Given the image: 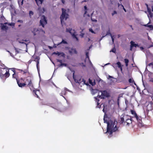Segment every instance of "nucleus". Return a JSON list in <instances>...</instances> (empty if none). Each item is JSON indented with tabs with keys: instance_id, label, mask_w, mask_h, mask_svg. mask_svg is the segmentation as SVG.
I'll return each instance as SVG.
<instances>
[{
	"instance_id": "obj_1",
	"label": "nucleus",
	"mask_w": 153,
	"mask_h": 153,
	"mask_svg": "<svg viewBox=\"0 0 153 153\" xmlns=\"http://www.w3.org/2000/svg\"><path fill=\"white\" fill-rule=\"evenodd\" d=\"M109 118L107 116V115H105L104 117V123H106L107 124V131L106 133L108 135V137L109 138L112 136V134L114 132L118 131V128L116 125L115 126L114 128V126L115 125V121L112 120H109Z\"/></svg>"
},
{
	"instance_id": "obj_2",
	"label": "nucleus",
	"mask_w": 153,
	"mask_h": 153,
	"mask_svg": "<svg viewBox=\"0 0 153 153\" xmlns=\"http://www.w3.org/2000/svg\"><path fill=\"white\" fill-rule=\"evenodd\" d=\"M132 117L125 115L121 118L120 120V123L124 126H129L130 124L132 123Z\"/></svg>"
},
{
	"instance_id": "obj_3",
	"label": "nucleus",
	"mask_w": 153,
	"mask_h": 153,
	"mask_svg": "<svg viewBox=\"0 0 153 153\" xmlns=\"http://www.w3.org/2000/svg\"><path fill=\"white\" fill-rule=\"evenodd\" d=\"M73 78L75 82L76 83H79L80 85H88V83H86L85 81L83 78H82L80 76H75L74 75V73L73 74Z\"/></svg>"
},
{
	"instance_id": "obj_4",
	"label": "nucleus",
	"mask_w": 153,
	"mask_h": 153,
	"mask_svg": "<svg viewBox=\"0 0 153 153\" xmlns=\"http://www.w3.org/2000/svg\"><path fill=\"white\" fill-rule=\"evenodd\" d=\"M62 14L60 16V18L61 23L64 22V20H66L68 17L69 15L66 13V10L63 8L62 9Z\"/></svg>"
},
{
	"instance_id": "obj_5",
	"label": "nucleus",
	"mask_w": 153,
	"mask_h": 153,
	"mask_svg": "<svg viewBox=\"0 0 153 153\" xmlns=\"http://www.w3.org/2000/svg\"><path fill=\"white\" fill-rule=\"evenodd\" d=\"M100 91L102 93L101 94V95H98L97 96V97L98 98L104 99L105 97H109V94L106 91L104 90Z\"/></svg>"
},
{
	"instance_id": "obj_6",
	"label": "nucleus",
	"mask_w": 153,
	"mask_h": 153,
	"mask_svg": "<svg viewBox=\"0 0 153 153\" xmlns=\"http://www.w3.org/2000/svg\"><path fill=\"white\" fill-rule=\"evenodd\" d=\"M25 83L26 84V85L27 84V86L29 87L30 90L32 91L33 88V86L30 78L27 77V78L25 80Z\"/></svg>"
},
{
	"instance_id": "obj_7",
	"label": "nucleus",
	"mask_w": 153,
	"mask_h": 153,
	"mask_svg": "<svg viewBox=\"0 0 153 153\" xmlns=\"http://www.w3.org/2000/svg\"><path fill=\"white\" fill-rule=\"evenodd\" d=\"M47 23L46 18L44 16H42L40 21V25H41L42 27H44L45 25Z\"/></svg>"
},
{
	"instance_id": "obj_8",
	"label": "nucleus",
	"mask_w": 153,
	"mask_h": 153,
	"mask_svg": "<svg viewBox=\"0 0 153 153\" xmlns=\"http://www.w3.org/2000/svg\"><path fill=\"white\" fill-rule=\"evenodd\" d=\"M10 74L9 73L8 70H6V72L4 74L2 73V72H0V76L1 78H3L4 77L6 78H8L10 76Z\"/></svg>"
},
{
	"instance_id": "obj_9",
	"label": "nucleus",
	"mask_w": 153,
	"mask_h": 153,
	"mask_svg": "<svg viewBox=\"0 0 153 153\" xmlns=\"http://www.w3.org/2000/svg\"><path fill=\"white\" fill-rule=\"evenodd\" d=\"M7 23H5L4 24L1 23V29L3 30H7L8 29V27L7 26L5 25L7 24Z\"/></svg>"
},
{
	"instance_id": "obj_10",
	"label": "nucleus",
	"mask_w": 153,
	"mask_h": 153,
	"mask_svg": "<svg viewBox=\"0 0 153 153\" xmlns=\"http://www.w3.org/2000/svg\"><path fill=\"white\" fill-rule=\"evenodd\" d=\"M16 81L19 86L20 87L22 88L25 86L26 85L25 83L20 82V80H18L17 79H16Z\"/></svg>"
},
{
	"instance_id": "obj_11",
	"label": "nucleus",
	"mask_w": 153,
	"mask_h": 153,
	"mask_svg": "<svg viewBox=\"0 0 153 153\" xmlns=\"http://www.w3.org/2000/svg\"><path fill=\"white\" fill-rule=\"evenodd\" d=\"M147 108L148 110L151 111L153 109V103L152 102H150L147 106Z\"/></svg>"
},
{
	"instance_id": "obj_12",
	"label": "nucleus",
	"mask_w": 153,
	"mask_h": 153,
	"mask_svg": "<svg viewBox=\"0 0 153 153\" xmlns=\"http://www.w3.org/2000/svg\"><path fill=\"white\" fill-rule=\"evenodd\" d=\"M38 30L36 28H34L32 31V32L33 33V35L35 36L37 34H39V33L40 30Z\"/></svg>"
},
{
	"instance_id": "obj_13",
	"label": "nucleus",
	"mask_w": 153,
	"mask_h": 153,
	"mask_svg": "<svg viewBox=\"0 0 153 153\" xmlns=\"http://www.w3.org/2000/svg\"><path fill=\"white\" fill-rule=\"evenodd\" d=\"M138 45L137 44L134 43V42L131 41V46L130 50L132 51V48L133 47L136 48L137 47H138Z\"/></svg>"
},
{
	"instance_id": "obj_14",
	"label": "nucleus",
	"mask_w": 153,
	"mask_h": 153,
	"mask_svg": "<svg viewBox=\"0 0 153 153\" xmlns=\"http://www.w3.org/2000/svg\"><path fill=\"white\" fill-rule=\"evenodd\" d=\"M71 30H72V29L71 28H69L68 29L66 28V32H69L71 34V35H72V37L74 38H75L76 37V36L74 34V33H73V34L71 33Z\"/></svg>"
},
{
	"instance_id": "obj_15",
	"label": "nucleus",
	"mask_w": 153,
	"mask_h": 153,
	"mask_svg": "<svg viewBox=\"0 0 153 153\" xmlns=\"http://www.w3.org/2000/svg\"><path fill=\"white\" fill-rule=\"evenodd\" d=\"M69 53L71 54H77V52L75 48H71L70 50H69Z\"/></svg>"
},
{
	"instance_id": "obj_16",
	"label": "nucleus",
	"mask_w": 153,
	"mask_h": 153,
	"mask_svg": "<svg viewBox=\"0 0 153 153\" xmlns=\"http://www.w3.org/2000/svg\"><path fill=\"white\" fill-rule=\"evenodd\" d=\"M94 98L95 99V101L97 103V108H100L101 107V105H100V103H99V102L100 101V100L98 99L99 98L97 97H94Z\"/></svg>"
},
{
	"instance_id": "obj_17",
	"label": "nucleus",
	"mask_w": 153,
	"mask_h": 153,
	"mask_svg": "<svg viewBox=\"0 0 153 153\" xmlns=\"http://www.w3.org/2000/svg\"><path fill=\"white\" fill-rule=\"evenodd\" d=\"M68 91V90L66 88H65L62 91L61 93H60V95L62 96L63 97H64L65 98V97L63 96V95H66L67 93L66 91Z\"/></svg>"
},
{
	"instance_id": "obj_18",
	"label": "nucleus",
	"mask_w": 153,
	"mask_h": 153,
	"mask_svg": "<svg viewBox=\"0 0 153 153\" xmlns=\"http://www.w3.org/2000/svg\"><path fill=\"white\" fill-rule=\"evenodd\" d=\"M53 54H55V55H57L58 56H59L60 55L62 57H64L65 56V54L63 53H61L59 52H54L53 53Z\"/></svg>"
},
{
	"instance_id": "obj_19",
	"label": "nucleus",
	"mask_w": 153,
	"mask_h": 153,
	"mask_svg": "<svg viewBox=\"0 0 153 153\" xmlns=\"http://www.w3.org/2000/svg\"><path fill=\"white\" fill-rule=\"evenodd\" d=\"M35 1L37 5L39 6L42 4L43 0H35Z\"/></svg>"
},
{
	"instance_id": "obj_20",
	"label": "nucleus",
	"mask_w": 153,
	"mask_h": 153,
	"mask_svg": "<svg viewBox=\"0 0 153 153\" xmlns=\"http://www.w3.org/2000/svg\"><path fill=\"white\" fill-rule=\"evenodd\" d=\"M33 88H32V90H33V93L37 97L39 98V97L38 95L37 94V92H39V90H36V89L33 90Z\"/></svg>"
},
{
	"instance_id": "obj_21",
	"label": "nucleus",
	"mask_w": 153,
	"mask_h": 153,
	"mask_svg": "<svg viewBox=\"0 0 153 153\" xmlns=\"http://www.w3.org/2000/svg\"><path fill=\"white\" fill-rule=\"evenodd\" d=\"M131 114L134 115V117H137V114L136 113L135 111L133 110H131Z\"/></svg>"
},
{
	"instance_id": "obj_22",
	"label": "nucleus",
	"mask_w": 153,
	"mask_h": 153,
	"mask_svg": "<svg viewBox=\"0 0 153 153\" xmlns=\"http://www.w3.org/2000/svg\"><path fill=\"white\" fill-rule=\"evenodd\" d=\"M22 74L23 75H25L27 73H28V74H29V69L28 67H27V68L26 69H25L23 70V71Z\"/></svg>"
},
{
	"instance_id": "obj_23",
	"label": "nucleus",
	"mask_w": 153,
	"mask_h": 153,
	"mask_svg": "<svg viewBox=\"0 0 153 153\" xmlns=\"http://www.w3.org/2000/svg\"><path fill=\"white\" fill-rule=\"evenodd\" d=\"M138 126L140 127H142L144 126V124L142 123V121L141 120V122L139 121L138 122Z\"/></svg>"
},
{
	"instance_id": "obj_24",
	"label": "nucleus",
	"mask_w": 153,
	"mask_h": 153,
	"mask_svg": "<svg viewBox=\"0 0 153 153\" xmlns=\"http://www.w3.org/2000/svg\"><path fill=\"white\" fill-rule=\"evenodd\" d=\"M67 44L68 43L67 42L63 40V39H62V41L61 42H60L57 45H59L60 44Z\"/></svg>"
},
{
	"instance_id": "obj_25",
	"label": "nucleus",
	"mask_w": 153,
	"mask_h": 153,
	"mask_svg": "<svg viewBox=\"0 0 153 153\" xmlns=\"http://www.w3.org/2000/svg\"><path fill=\"white\" fill-rule=\"evenodd\" d=\"M125 62L126 64V66H127L128 65V63L129 62V60L128 59H124Z\"/></svg>"
},
{
	"instance_id": "obj_26",
	"label": "nucleus",
	"mask_w": 153,
	"mask_h": 153,
	"mask_svg": "<svg viewBox=\"0 0 153 153\" xmlns=\"http://www.w3.org/2000/svg\"><path fill=\"white\" fill-rule=\"evenodd\" d=\"M136 118V119L138 122V123L139 122V121H140V122H141L142 120V118L140 117H139L137 116V117H135Z\"/></svg>"
},
{
	"instance_id": "obj_27",
	"label": "nucleus",
	"mask_w": 153,
	"mask_h": 153,
	"mask_svg": "<svg viewBox=\"0 0 153 153\" xmlns=\"http://www.w3.org/2000/svg\"><path fill=\"white\" fill-rule=\"evenodd\" d=\"M128 82L130 83L134 82V85H136V83H135L134 80L132 78H130L128 80Z\"/></svg>"
},
{
	"instance_id": "obj_28",
	"label": "nucleus",
	"mask_w": 153,
	"mask_h": 153,
	"mask_svg": "<svg viewBox=\"0 0 153 153\" xmlns=\"http://www.w3.org/2000/svg\"><path fill=\"white\" fill-rule=\"evenodd\" d=\"M11 70L14 72V74H13V77H14V76L16 75V71L15 68H12Z\"/></svg>"
},
{
	"instance_id": "obj_29",
	"label": "nucleus",
	"mask_w": 153,
	"mask_h": 153,
	"mask_svg": "<svg viewBox=\"0 0 153 153\" xmlns=\"http://www.w3.org/2000/svg\"><path fill=\"white\" fill-rule=\"evenodd\" d=\"M89 83L93 86L94 85L96 84V83L95 81H94V82H92L91 80L90 79H89Z\"/></svg>"
},
{
	"instance_id": "obj_30",
	"label": "nucleus",
	"mask_w": 153,
	"mask_h": 153,
	"mask_svg": "<svg viewBox=\"0 0 153 153\" xmlns=\"http://www.w3.org/2000/svg\"><path fill=\"white\" fill-rule=\"evenodd\" d=\"M84 8H85V13H84V16H85V15H86V13H87V7L86 6H84Z\"/></svg>"
},
{
	"instance_id": "obj_31",
	"label": "nucleus",
	"mask_w": 153,
	"mask_h": 153,
	"mask_svg": "<svg viewBox=\"0 0 153 153\" xmlns=\"http://www.w3.org/2000/svg\"><path fill=\"white\" fill-rule=\"evenodd\" d=\"M39 57H38L37 56H36L35 57H34V61L36 62H37V61H39Z\"/></svg>"
},
{
	"instance_id": "obj_32",
	"label": "nucleus",
	"mask_w": 153,
	"mask_h": 153,
	"mask_svg": "<svg viewBox=\"0 0 153 153\" xmlns=\"http://www.w3.org/2000/svg\"><path fill=\"white\" fill-rule=\"evenodd\" d=\"M116 64L117 65L118 68H121V67H122L121 63L119 62H117Z\"/></svg>"
},
{
	"instance_id": "obj_33",
	"label": "nucleus",
	"mask_w": 153,
	"mask_h": 153,
	"mask_svg": "<svg viewBox=\"0 0 153 153\" xmlns=\"http://www.w3.org/2000/svg\"><path fill=\"white\" fill-rule=\"evenodd\" d=\"M89 49H88L87 50V51H89ZM85 53H86V58H88L89 59V55H88L89 51H88V52L87 51V52H85Z\"/></svg>"
},
{
	"instance_id": "obj_34",
	"label": "nucleus",
	"mask_w": 153,
	"mask_h": 153,
	"mask_svg": "<svg viewBox=\"0 0 153 153\" xmlns=\"http://www.w3.org/2000/svg\"><path fill=\"white\" fill-rule=\"evenodd\" d=\"M149 14L148 15V17L149 18V17L150 18H152L153 16V14L151 12H150V13H148Z\"/></svg>"
},
{
	"instance_id": "obj_35",
	"label": "nucleus",
	"mask_w": 153,
	"mask_h": 153,
	"mask_svg": "<svg viewBox=\"0 0 153 153\" xmlns=\"http://www.w3.org/2000/svg\"><path fill=\"white\" fill-rule=\"evenodd\" d=\"M148 66L149 67H151L152 68H153V63H149L148 65Z\"/></svg>"
},
{
	"instance_id": "obj_36",
	"label": "nucleus",
	"mask_w": 153,
	"mask_h": 153,
	"mask_svg": "<svg viewBox=\"0 0 153 153\" xmlns=\"http://www.w3.org/2000/svg\"><path fill=\"white\" fill-rule=\"evenodd\" d=\"M67 65L66 64L62 63L59 65V67H60L61 66H66Z\"/></svg>"
},
{
	"instance_id": "obj_37",
	"label": "nucleus",
	"mask_w": 153,
	"mask_h": 153,
	"mask_svg": "<svg viewBox=\"0 0 153 153\" xmlns=\"http://www.w3.org/2000/svg\"><path fill=\"white\" fill-rule=\"evenodd\" d=\"M146 5L147 7V11L148 13H150L151 12V9L149 8L148 7V5L147 4H146Z\"/></svg>"
},
{
	"instance_id": "obj_38",
	"label": "nucleus",
	"mask_w": 153,
	"mask_h": 153,
	"mask_svg": "<svg viewBox=\"0 0 153 153\" xmlns=\"http://www.w3.org/2000/svg\"><path fill=\"white\" fill-rule=\"evenodd\" d=\"M153 25H145V26H148V27H149V28H150V29L151 30H152V26H153Z\"/></svg>"
},
{
	"instance_id": "obj_39",
	"label": "nucleus",
	"mask_w": 153,
	"mask_h": 153,
	"mask_svg": "<svg viewBox=\"0 0 153 153\" xmlns=\"http://www.w3.org/2000/svg\"><path fill=\"white\" fill-rule=\"evenodd\" d=\"M116 51V49L114 47L111 50L110 52H112L114 53H115Z\"/></svg>"
},
{
	"instance_id": "obj_40",
	"label": "nucleus",
	"mask_w": 153,
	"mask_h": 153,
	"mask_svg": "<svg viewBox=\"0 0 153 153\" xmlns=\"http://www.w3.org/2000/svg\"><path fill=\"white\" fill-rule=\"evenodd\" d=\"M2 67H3L4 68H1V71L0 72H1L2 71L1 70L2 69H3V70L4 69L6 68V67L4 65H1Z\"/></svg>"
},
{
	"instance_id": "obj_41",
	"label": "nucleus",
	"mask_w": 153,
	"mask_h": 153,
	"mask_svg": "<svg viewBox=\"0 0 153 153\" xmlns=\"http://www.w3.org/2000/svg\"><path fill=\"white\" fill-rule=\"evenodd\" d=\"M33 12L32 11H30L29 12V15L30 16H31V15H33Z\"/></svg>"
},
{
	"instance_id": "obj_42",
	"label": "nucleus",
	"mask_w": 153,
	"mask_h": 153,
	"mask_svg": "<svg viewBox=\"0 0 153 153\" xmlns=\"http://www.w3.org/2000/svg\"><path fill=\"white\" fill-rule=\"evenodd\" d=\"M80 64V65L82 67H86V65H85L84 63H80L79 64Z\"/></svg>"
},
{
	"instance_id": "obj_43",
	"label": "nucleus",
	"mask_w": 153,
	"mask_h": 153,
	"mask_svg": "<svg viewBox=\"0 0 153 153\" xmlns=\"http://www.w3.org/2000/svg\"><path fill=\"white\" fill-rule=\"evenodd\" d=\"M89 31L90 32H91L92 33L95 34V33L94 32L93 30L92 29V28H90L89 29Z\"/></svg>"
},
{
	"instance_id": "obj_44",
	"label": "nucleus",
	"mask_w": 153,
	"mask_h": 153,
	"mask_svg": "<svg viewBox=\"0 0 153 153\" xmlns=\"http://www.w3.org/2000/svg\"><path fill=\"white\" fill-rule=\"evenodd\" d=\"M39 61L37 60V62H36V67H37V69L38 70V66H39Z\"/></svg>"
},
{
	"instance_id": "obj_45",
	"label": "nucleus",
	"mask_w": 153,
	"mask_h": 153,
	"mask_svg": "<svg viewBox=\"0 0 153 153\" xmlns=\"http://www.w3.org/2000/svg\"><path fill=\"white\" fill-rule=\"evenodd\" d=\"M57 62H59L60 63V64L62 63V60L57 59Z\"/></svg>"
},
{
	"instance_id": "obj_46",
	"label": "nucleus",
	"mask_w": 153,
	"mask_h": 153,
	"mask_svg": "<svg viewBox=\"0 0 153 153\" xmlns=\"http://www.w3.org/2000/svg\"><path fill=\"white\" fill-rule=\"evenodd\" d=\"M91 21L93 22H97V20H96L95 19H92V18H91Z\"/></svg>"
},
{
	"instance_id": "obj_47",
	"label": "nucleus",
	"mask_w": 153,
	"mask_h": 153,
	"mask_svg": "<svg viewBox=\"0 0 153 153\" xmlns=\"http://www.w3.org/2000/svg\"><path fill=\"white\" fill-rule=\"evenodd\" d=\"M8 25L10 26H12L14 25V24H13V23H7V24Z\"/></svg>"
},
{
	"instance_id": "obj_48",
	"label": "nucleus",
	"mask_w": 153,
	"mask_h": 153,
	"mask_svg": "<svg viewBox=\"0 0 153 153\" xmlns=\"http://www.w3.org/2000/svg\"><path fill=\"white\" fill-rule=\"evenodd\" d=\"M115 14H117V12L115 11H114V12L112 13V15L113 16Z\"/></svg>"
},
{
	"instance_id": "obj_49",
	"label": "nucleus",
	"mask_w": 153,
	"mask_h": 153,
	"mask_svg": "<svg viewBox=\"0 0 153 153\" xmlns=\"http://www.w3.org/2000/svg\"><path fill=\"white\" fill-rule=\"evenodd\" d=\"M17 70L19 71L20 73L22 72L23 71V70L20 69H17Z\"/></svg>"
},
{
	"instance_id": "obj_50",
	"label": "nucleus",
	"mask_w": 153,
	"mask_h": 153,
	"mask_svg": "<svg viewBox=\"0 0 153 153\" xmlns=\"http://www.w3.org/2000/svg\"><path fill=\"white\" fill-rule=\"evenodd\" d=\"M121 6L123 7V9L124 10L125 12H126V9L124 8V7H123V6L122 5V4H121Z\"/></svg>"
},
{
	"instance_id": "obj_51",
	"label": "nucleus",
	"mask_w": 153,
	"mask_h": 153,
	"mask_svg": "<svg viewBox=\"0 0 153 153\" xmlns=\"http://www.w3.org/2000/svg\"><path fill=\"white\" fill-rule=\"evenodd\" d=\"M110 34L111 36V39H112V41L113 42H114V39L113 37V36H112V35L111 34V33H110Z\"/></svg>"
},
{
	"instance_id": "obj_52",
	"label": "nucleus",
	"mask_w": 153,
	"mask_h": 153,
	"mask_svg": "<svg viewBox=\"0 0 153 153\" xmlns=\"http://www.w3.org/2000/svg\"><path fill=\"white\" fill-rule=\"evenodd\" d=\"M17 22H20V23H22L23 22V21L22 20H18Z\"/></svg>"
},
{
	"instance_id": "obj_53",
	"label": "nucleus",
	"mask_w": 153,
	"mask_h": 153,
	"mask_svg": "<svg viewBox=\"0 0 153 153\" xmlns=\"http://www.w3.org/2000/svg\"><path fill=\"white\" fill-rule=\"evenodd\" d=\"M15 50H16V54L19 53V51L17 50L15 48Z\"/></svg>"
},
{
	"instance_id": "obj_54",
	"label": "nucleus",
	"mask_w": 153,
	"mask_h": 153,
	"mask_svg": "<svg viewBox=\"0 0 153 153\" xmlns=\"http://www.w3.org/2000/svg\"><path fill=\"white\" fill-rule=\"evenodd\" d=\"M42 10H43V11L42 12V13H44V12L45 11V8H42Z\"/></svg>"
},
{
	"instance_id": "obj_55",
	"label": "nucleus",
	"mask_w": 153,
	"mask_h": 153,
	"mask_svg": "<svg viewBox=\"0 0 153 153\" xmlns=\"http://www.w3.org/2000/svg\"><path fill=\"white\" fill-rule=\"evenodd\" d=\"M120 68L121 71L122 72L123 71L122 67H121V68Z\"/></svg>"
},
{
	"instance_id": "obj_56",
	"label": "nucleus",
	"mask_w": 153,
	"mask_h": 153,
	"mask_svg": "<svg viewBox=\"0 0 153 153\" xmlns=\"http://www.w3.org/2000/svg\"><path fill=\"white\" fill-rule=\"evenodd\" d=\"M62 2L63 3V4H65V1L64 0H61Z\"/></svg>"
},
{
	"instance_id": "obj_57",
	"label": "nucleus",
	"mask_w": 153,
	"mask_h": 153,
	"mask_svg": "<svg viewBox=\"0 0 153 153\" xmlns=\"http://www.w3.org/2000/svg\"><path fill=\"white\" fill-rule=\"evenodd\" d=\"M23 1H24V0H22L21 2V5H22L23 4Z\"/></svg>"
},
{
	"instance_id": "obj_58",
	"label": "nucleus",
	"mask_w": 153,
	"mask_h": 153,
	"mask_svg": "<svg viewBox=\"0 0 153 153\" xmlns=\"http://www.w3.org/2000/svg\"><path fill=\"white\" fill-rule=\"evenodd\" d=\"M140 48L141 50H143L144 49V48L142 47H140Z\"/></svg>"
},
{
	"instance_id": "obj_59",
	"label": "nucleus",
	"mask_w": 153,
	"mask_h": 153,
	"mask_svg": "<svg viewBox=\"0 0 153 153\" xmlns=\"http://www.w3.org/2000/svg\"><path fill=\"white\" fill-rule=\"evenodd\" d=\"M103 106H104V108H103V109L102 111H103V112H105V110H104V105H103Z\"/></svg>"
},
{
	"instance_id": "obj_60",
	"label": "nucleus",
	"mask_w": 153,
	"mask_h": 153,
	"mask_svg": "<svg viewBox=\"0 0 153 153\" xmlns=\"http://www.w3.org/2000/svg\"><path fill=\"white\" fill-rule=\"evenodd\" d=\"M130 26L131 27V28L132 30H134V29H133V28L132 27V26L131 25H130Z\"/></svg>"
},
{
	"instance_id": "obj_61",
	"label": "nucleus",
	"mask_w": 153,
	"mask_h": 153,
	"mask_svg": "<svg viewBox=\"0 0 153 153\" xmlns=\"http://www.w3.org/2000/svg\"><path fill=\"white\" fill-rule=\"evenodd\" d=\"M108 77L109 78H113L112 76H110V75H109Z\"/></svg>"
},
{
	"instance_id": "obj_62",
	"label": "nucleus",
	"mask_w": 153,
	"mask_h": 153,
	"mask_svg": "<svg viewBox=\"0 0 153 153\" xmlns=\"http://www.w3.org/2000/svg\"><path fill=\"white\" fill-rule=\"evenodd\" d=\"M75 38L76 39V40L77 41H78V38L77 37H76Z\"/></svg>"
},
{
	"instance_id": "obj_63",
	"label": "nucleus",
	"mask_w": 153,
	"mask_h": 153,
	"mask_svg": "<svg viewBox=\"0 0 153 153\" xmlns=\"http://www.w3.org/2000/svg\"><path fill=\"white\" fill-rule=\"evenodd\" d=\"M153 47V46L152 45H150L149 47H148V48H150V47Z\"/></svg>"
},
{
	"instance_id": "obj_64",
	"label": "nucleus",
	"mask_w": 153,
	"mask_h": 153,
	"mask_svg": "<svg viewBox=\"0 0 153 153\" xmlns=\"http://www.w3.org/2000/svg\"><path fill=\"white\" fill-rule=\"evenodd\" d=\"M152 11H153V6L152 7Z\"/></svg>"
}]
</instances>
